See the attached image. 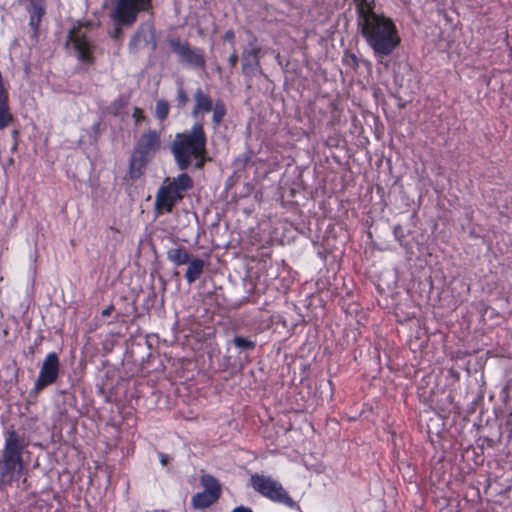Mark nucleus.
Here are the masks:
<instances>
[{
    "label": "nucleus",
    "mask_w": 512,
    "mask_h": 512,
    "mask_svg": "<svg viewBox=\"0 0 512 512\" xmlns=\"http://www.w3.org/2000/svg\"><path fill=\"white\" fill-rule=\"evenodd\" d=\"M229 65L233 68L238 62V55L233 52L232 55L228 59Z\"/></svg>",
    "instance_id": "nucleus-28"
},
{
    "label": "nucleus",
    "mask_w": 512,
    "mask_h": 512,
    "mask_svg": "<svg viewBox=\"0 0 512 512\" xmlns=\"http://www.w3.org/2000/svg\"><path fill=\"white\" fill-rule=\"evenodd\" d=\"M231 512H253L251 508L245 506H238L234 508Z\"/></svg>",
    "instance_id": "nucleus-30"
},
{
    "label": "nucleus",
    "mask_w": 512,
    "mask_h": 512,
    "mask_svg": "<svg viewBox=\"0 0 512 512\" xmlns=\"http://www.w3.org/2000/svg\"><path fill=\"white\" fill-rule=\"evenodd\" d=\"M45 386H34V389L32 390L31 392V395L33 394L34 396L37 395V393L42 390Z\"/></svg>",
    "instance_id": "nucleus-33"
},
{
    "label": "nucleus",
    "mask_w": 512,
    "mask_h": 512,
    "mask_svg": "<svg viewBox=\"0 0 512 512\" xmlns=\"http://www.w3.org/2000/svg\"><path fill=\"white\" fill-rule=\"evenodd\" d=\"M234 31L233 30H227L224 34V40L234 44Z\"/></svg>",
    "instance_id": "nucleus-26"
},
{
    "label": "nucleus",
    "mask_w": 512,
    "mask_h": 512,
    "mask_svg": "<svg viewBox=\"0 0 512 512\" xmlns=\"http://www.w3.org/2000/svg\"><path fill=\"white\" fill-rule=\"evenodd\" d=\"M357 12V26L367 45L377 57L389 56L400 44L393 20L374 11L375 0H353Z\"/></svg>",
    "instance_id": "nucleus-1"
},
{
    "label": "nucleus",
    "mask_w": 512,
    "mask_h": 512,
    "mask_svg": "<svg viewBox=\"0 0 512 512\" xmlns=\"http://www.w3.org/2000/svg\"><path fill=\"white\" fill-rule=\"evenodd\" d=\"M260 47H253L250 50H245L242 54V72L250 81L257 73H261L259 53Z\"/></svg>",
    "instance_id": "nucleus-11"
},
{
    "label": "nucleus",
    "mask_w": 512,
    "mask_h": 512,
    "mask_svg": "<svg viewBox=\"0 0 512 512\" xmlns=\"http://www.w3.org/2000/svg\"><path fill=\"white\" fill-rule=\"evenodd\" d=\"M250 484L257 493L270 501L292 510H300L299 504L292 499L283 485L271 476L255 473L250 477Z\"/></svg>",
    "instance_id": "nucleus-5"
},
{
    "label": "nucleus",
    "mask_w": 512,
    "mask_h": 512,
    "mask_svg": "<svg viewBox=\"0 0 512 512\" xmlns=\"http://www.w3.org/2000/svg\"><path fill=\"white\" fill-rule=\"evenodd\" d=\"M93 25L88 22L78 21L69 31L67 46L72 48L78 59L85 63H93V50L95 48L92 40Z\"/></svg>",
    "instance_id": "nucleus-7"
},
{
    "label": "nucleus",
    "mask_w": 512,
    "mask_h": 512,
    "mask_svg": "<svg viewBox=\"0 0 512 512\" xmlns=\"http://www.w3.org/2000/svg\"><path fill=\"white\" fill-rule=\"evenodd\" d=\"M158 455H159V458H160V463L163 466H166L169 463V461H170V456L168 454H165V453H162V452H159Z\"/></svg>",
    "instance_id": "nucleus-27"
},
{
    "label": "nucleus",
    "mask_w": 512,
    "mask_h": 512,
    "mask_svg": "<svg viewBox=\"0 0 512 512\" xmlns=\"http://www.w3.org/2000/svg\"><path fill=\"white\" fill-rule=\"evenodd\" d=\"M188 268L185 273V278L189 284L198 280L203 273L205 262L200 258H191L187 263Z\"/></svg>",
    "instance_id": "nucleus-13"
},
{
    "label": "nucleus",
    "mask_w": 512,
    "mask_h": 512,
    "mask_svg": "<svg viewBox=\"0 0 512 512\" xmlns=\"http://www.w3.org/2000/svg\"><path fill=\"white\" fill-rule=\"evenodd\" d=\"M194 106L191 115L198 118L199 115L211 112L213 100L202 88H197L193 93Z\"/></svg>",
    "instance_id": "nucleus-12"
},
{
    "label": "nucleus",
    "mask_w": 512,
    "mask_h": 512,
    "mask_svg": "<svg viewBox=\"0 0 512 512\" xmlns=\"http://www.w3.org/2000/svg\"><path fill=\"white\" fill-rule=\"evenodd\" d=\"M169 109H170V106L166 100H162V99L158 100L156 102V107H155V117L157 119H159L160 121H163L164 119L167 118V116L169 114Z\"/></svg>",
    "instance_id": "nucleus-20"
},
{
    "label": "nucleus",
    "mask_w": 512,
    "mask_h": 512,
    "mask_svg": "<svg viewBox=\"0 0 512 512\" xmlns=\"http://www.w3.org/2000/svg\"><path fill=\"white\" fill-rule=\"evenodd\" d=\"M152 0H118L114 19L118 24L131 25L137 19L141 11H147L151 7Z\"/></svg>",
    "instance_id": "nucleus-8"
},
{
    "label": "nucleus",
    "mask_w": 512,
    "mask_h": 512,
    "mask_svg": "<svg viewBox=\"0 0 512 512\" xmlns=\"http://www.w3.org/2000/svg\"><path fill=\"white\" fill-rule=\"evenodd\" d=\"M233 344L241 351L253 350L255 348V342L242 336H236L233 339Z\"/></svg>",
    "instance_id": "nucleus-21"
},
{
    "label": "nucleus",
    "mask_w": 512,
    "mask_h": 512,
    "mask_svg": "<svg viewBox=\"0 0 512 512\" xmlns=\"http://www.w3.org/2000/svg\"><path fill=\"white\" fill-rule=\"evenodd\" d=\"M119 32L120 31L118 29H116V31L114 32V36L116 37L119 34Z\"/></svg>",
    "instance_id": "nucleus-36"
},
{
    "label": "nucleus",
    "mask_w": 512,
    "mask_h": 512,
    "mask_svg": "<svg viewBox=\"0 0 512 512\" xmlns=\"http://www.w3.org/2000/svg\"><path fill=\"white\" fill-rule=\"evenodd\" d=\"M37 418L26 417L16 428L8 426L4 432V445L0 451V487L12 486L24 474L23 454L31 444V433L36 430Z\"/></svg>",
    "instance_id": "nucleus-2"
},
{
    "label": "nucleus",
    "mask_w": 512,
    "mask_h": 512,
    "mask_svg": "<svg viewBox=\"0 0 512 512\" xmlns=\"http://www.w3.org/2000/svg\"><path fill=\"white\" fill-rule=\"evenodd\" d=\"M114 386H97V393L103 397L106 402H113L116 397L113 393Z\"/></svg>",
    "instance_id": "nucleus-23"
},
{
    "label": "nucleus",
    "mask_w": 512,
    "mask_h": 512,
    "mask_svg": "<svg viewBox=\"0 0 512 512\" xmlns=\"http://www.w3.org/2000/svg\"><path fill=\"white\" fill-rule=\"evenodd\" d=\"M207 136L202 122H195L190 130L177 133L171 144V153L175 163L182 171L193 163L201 169L205 162Z\"/></svg>",
    "instance_id": "nucleus-3"
},
{
    "label": "nucleus",
    "mask_w": 512,
    "mask_h": 512,
    "mask_svg": "<svg viewBox=\"0 0 512 512\" xmlns=\"http://www.w3.org/2000/svg\"><path fill=\"white\" fill-rule=\"evenodd\" d=\"M170 46L182 63L193 68H205L206 61L201 49H193L188 43H183L178 39L171 40Z\"/></svg>",
    "instance_id": "nucleus-9"
},
{
    "label": "nucleus",
    "mask_w": 512,
    "mask_h": 512,
    "mask_svg": "<svg viewBox=\"0 0 512 512\" xmlns=\"http://www.w3.org/2000/svg\"><path fill=\"white\" fill-rule=\"evenodd\" d=\"M113 309H114L113 305L108 306L106 309H104L102 311V316H104V317L109 316L111 314V312L113 311Z\"/></svg>",
    "instance_id": "nucleus-31"
},
{
    "label": "nucleus",
    "mask_w": 512,
    "mask_h": 512,
    "mask_svg": "<svg viewBox=\"0 0 512 512\" xmlns=\"http://www.w3.org/2000/svg\"><path fill=\"white\" fill-rule=\"evenodd\" d=\"M219 497L213 493L202 491L193 495L191 499V505L195 509H205L217 502Z\"/></svg>",
    "instance_id": "nucleus-14"
},
{
    "label": "nucleus",
    "mask_w": 512,
    "mask_h": 512,
    "mask_svg": "<svg viewBox=\"0 0 512 512\" xmlns=\"http://www.w3.org/2000/svg\"><path fill=\"white\" fill-rule=\"evenodd\" d=\"M201 485L204 487V491L213 493L215 496H221V485L219 481L210 474H203L200 478Z\"/></svg>",
    "instance_id": "nucleus-16"
},
{
    "label": "nucleus",
    "mask_w": 512,
    "mask_h": 512,
    "mask_svg": "<svg viewBox=\"0 0 512 512\" xmlns=\"http://www.w3.org/2000/svg\"><path fill=\"white\" fill-rule=\"evenodd\" d=\"M446 402H450V394L446 393V390L442 386H435L431 389L429 395V403L431 406L435 405L440 408H444Z\"/></svg>",
    "instance_id": "nucleus-15"
},
{
    "label": "nucleus",
    "mask_w": 512,
    "mask_h": 512,
    "mask_svg": "<svg viewBox=\"0 0 512 512\" xmlns=\"http://www.w3.org/2000/svg\"><path fill=\"white\" fill-rule=\"evenodd\" d=\"M133 116L134 118L136 119V121H140L141 119H143V113H142V110L140 108H135L134 109V113H133Z\"/></svg>",
    "instance_id": "nucleus-29"
},
{
    "label": "nucleus",
    "mask_w": 512,
    "mask_h": 512,
    "mask_svg": "<svg viewBox=\"0 0 512 512\" xmlns=\"http://www.w3.org/2000/svg\"><path fill=\"white\" fill-rule=\"evenodd\" d=\"M160 146L161 139L157 131L149 130L140 136L130 162L131 178L140 177L141 168L156 154Z\"/></svg>",
    "instance_id": "nucleus-6"
},
{
    "label": "nucleus",
    "mask_w": 512,
    "mask_h": 512,
    "mask_svg": "<svg viewBox=\"0 0 512 512\" xmlns=\"http://www.w3.org/2000/svg\"><path fill=\"white\" fill-rule=\"evenodd\" d=\"M12 122L9 112L8 96H0V129H4Z\"/></svg>",
    "instance_id": "nucleus-19"
},
{
    "label": "nucleus",
    "mask_w": 512,
    "mask_h": 512,
    "mask_svg": "<svg viewBox=\"0 0 512 512\" xmlns=\"http://www.w3.org/2000/svg\"><path fill=\"white\" fill-rule=\"evenodd\" d=\"M72 388L73 386H69L64 390L59 391V393L62 394L64 397L62 401L63 404L68 405L70 407L75 406L76 404V399L74 393L72 392Z\"/></svg>",
    "instance_id": "nucleus-24"
},
{
    "label": "nucleus",
    "mask_w": 512,
    "mask_h": 512,
    "mask_svg": "<svg viewBox=\"0 0 512 512\" xmlns=\"http://www.w3.org/2000/svg\"><path fill=\"white\" fill-rule=\"evenodd\" d=\"M212 112V123L214 125V128H217L220 123L223 121L224 117L226 116L227 110L226 105L224 102L220 99H218L213 104V109H211Z\"/></svg>",
    "instance_id": "nucleus-18"
},
{
    "label": "nucleus",
    "mask_w": 512,
    "mask_h": 512,
    "mask_svg": "<svg viewBox=\"0 0 512 512\" xmlns=\"http://www.w3.org/2000/svg\"><path fill=\"white\" fill-rule=\"evenodd\" d=\"M128 104V99L127 98H124V97H119L117 99H115L109 109L111 112H113L114 114H117L119 113L126 105Z\"/></svg>",
    "instance_id": "nucleus-25"
},
{
    "label": "nucleus",
    "mask_w": 512,
    "mask_h": 512,
    "mask_svg": "<svg viewBox=\"0 0 512 512\" xmlns=\"http://www.w3.org/2000/svg\"><path fill=\"white\" fill-rule=\"evenodd\" d=\"M168 259L175 265H183L190 262V254L183 248L171 249L167 253Z\"/></svg>",
    "instance_id": "nucleus-17"
},
{
    "label": "nucleus",
    "mask_w": 512,
    "mask_h": 512,
    "mask_svg": "<svg viewBox=\"0 0 512 512\" xmlns=\"http://www.w3.org/2000/svg\"><path fill=\"white\" fill-rule=\"evenodd\" d=\"M193 180L186 174L175 178L166 177L155 197V210L158 214L170 213L175 204L184 198V193L192 189Z\"/></svg>",
    "instance_id": "nucleus-4"
},
{
    "label": "nucleus",
    "mask_w": 512,
    "mask_h": 512,
    "mask_svg": "<svg viewBox=\"0 0 512 512\" xmlns=\"http://www.w3.org/2000/svg\"><path fill=\"white\" fill-rule=\"evenodd\" d=\"M427 387H428V386H424V385L419 386L418 393H419L420 395L425 394V393H426L425 389H426Z\"/></svg>",
    "instance_id": "nucleus-35"
},
{
    "label": "nucleus",
    "mask_w": 512,
    "mask_h": 512,
    "mask_svg": "<svg viewBox=\"0 0 512 512\" xmlns=\"http://www.w3.org/2000/svg\"><path fill=\"white\" fill-rule=\"evenodd\" d=\"M59 358L56 353H49L40 370L36 384H52L56 381L59 373Z\"/></svg>",
    "instance_id": "nucleus-10"
},
{
    "label": "nucleus",
    "mask_w": 512,
    "mask_h": 512,
    "mask_svg": "<svg viewBox=\"0 0 512 512\" xmlns=\"http://www.w3.org/2000/svg\"><path fill=\"white\" fill-rule=\"evenodd\" d=\"M509 388H510V386H508V385L502 386L501 394L507 397L510 392Z\"/></svg>",
    "instance_id": "nucleus-32"
},
{
    "label": "nucleus",
    "mask_w": 512,
    "mask_h": 512,
    "mask_svg": "<svg viewBox=\"0 0 512 512\" xmlns=\"http://www.w3.org/2000/svg\"><path fill=\"white\" fill-rule=\"evenodd\" d=\"M176 106L178 109H183L186 107V105L189 102V96L186 90L184 89L183 85L180 84L177 88V94H176Z\"/></svg>",
    "instance_id": "nucleus-22"
},
{
    "label": "nucleus",
    "mask_w": 512,
    "mask_h": 512,
    "mask_svg": "<svg viewBox=\"0 0 512 512\" xmlns=\"http://www.w3.org/2000/svg\"><path fill=\"white\" fill-rule=\"evenodd\" d=\"M138 40H139V35H135L130 42V47L135 46Z\"/></svg>",
    "instance_id": "nucleus-34"
}]
</instances>
